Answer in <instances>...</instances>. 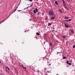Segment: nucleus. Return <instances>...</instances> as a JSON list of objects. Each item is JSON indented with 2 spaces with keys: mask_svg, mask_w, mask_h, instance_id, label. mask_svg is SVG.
I'll list each match as a JSON object with an SVG mask.
<instances>
[{
  "mask_svg": "<svg viewBox=\"0 0 75 75\" xmlns=\"http://www.w3.org/2000/svg\"><path fill=\"white\" fill-rule=\"evenodd\" d=\"M63 59H66L67 58H66V57L64 56V57H63Z\"/></svg>",
  "mask_w": 75,
  "mask_h": 75,
  "instance_id": "nucleus-12",
  "label": "nucleus"
},
{
  "mask_svg": "<svg viewBox=\"0 0 75 75\" xmlns=\"http://www.w3.org/2000/svg\"><path fill=\"white\" fill-rule=\"evenodd\" d=\"M54 3L55 4H56V5H58V2H57V1H55Z\"/></svg>",
  "mask_w": 75,
  "mask_h": 75,
  "instance_id": "nucleus-6",
  "label": "nucleus"
},
{
  "mask_svg": "<svg viewBox=\"0 0 75 75\" xmlns=\"http://www.w3.org/2000/svg\"><path fill=\"white\" fill-rule=\"evenodd\" d=\"M51 25V24L50 23H49L48 24V26H50Z\"/></svg>",
  "mask_w": 75,
  "mask_h": 75,
  "instance_id": "nucleus-19",
  "label": "nucleus"
},
{
  "mask_svg": "<svg viewBox=\"0 0 75 75\" xmlns=\"http://www.w3.org/2000/svg\"><path fill=\"white\" fill-rule=\"evenodd\" d=\"M59 53L60 54H61V52H58L57 53V54H59Z\"/></svg>",
  "mask_w": 75,
  "mask_h": 75,
  "instance_id": "nucleus-24",
  "label": "nucleus"
},
{
  "mask_svg": "<svg viewBox=\"0 0 75 75\" xmlns=\"http://www.w3.org/2000/svg\"><path fill=\"white\" fill-rule=\"evenodd\" d=\"M28 7H27V8H24V10H25V9H26V8H28Z\"/></svg>",
  "mask_w": 75,
  "mask_h": 75,
  "instance_id": "nucleus-22",
  "label": "nucleus"
},
{
  "mask_svg": "<svg viewBox=\"0 0 75 75\" xmlns=\"http://www.w3.org/2000/svg\"><path fill=\"white\" fill-rule=\"evenodd\" d=\"M7 68H8V70H10V69H9V68L8 67H7Z\"/></svg>",
  "mask_w": 75,
  "mask_h": 75,
  "instance_id": "nucleus-27",
  "label": "nucleus"
},
{
  "mask_svg": "<svg viewBox=\"0 0 75 75\" xmlns=\"http://www.w3.org/2000/svg\"><path fill=\"white\" fill-rule=\"evenodd\" d=\"M1 23H2V22H0V24H1Z\"/></svg>",
  "mask_w": 75,
  "mask_h": 75,
  "instance_id": "nucleus-36",
  "label": "nucleus"
},
{
  "mask_svg": "<svg viewBox=\"0 0 75 75\" xmlns=\"http://www.w3.org/2000/svg\"><path fill=\"white\" fill-rule=\"evenodd\" d=\"M63 38H65V36H62Z\"/></svg>",
  "mask_w": 75,
  "mask_h": 75,
  "instance_id": "nucleus-23",
  "label": "nucleus"
},
{
  "mask_svg": "<svg viewBox=\"0 0 75 75\" xmlns=\"http://www.w3.org/2000/svg\"><path fill=\"white\" fill-rule=\"evenodd\" d=\"M36 35H38H38H40V33H36Z\"/></svg>",
  "mask_w": 75,
  "mask_h": 75,
  "instance_id": "nucleus-13",
  "label": "nucleus"
},
{
  "mask_svg": "<svg viewBox=\"0 0 75 75\" xmlns=\"http://www.w3.org/2000/svg\"><path fill=\"white\" fill-rule=\"evenodd\" d=\"M29 1H33V0H29Z\"/></svg>",
  "mask_w": 75,
  "mask_h": 75,
  "instance_id": "nucleus-29",
  "label": "nucleus"
},
{
  "mask_svg": "<svg viewBox=\"0 0 75 75\" xmlns=\"http://www.w3.org/2000/svg\"><path fill=\"white\" fill-rule=\"evenodd\" d=\"M72 20V19H70L69 20H67L66 21H64V22H65V21H71Z\"/></svg>",
  "mask_w": 75,
  "mask_h": 75,
  "instance_id": "nucleus-4",
  "label": "nucleus"
},
{
  "mask_svg": "<svg viewBox=\"0 0 75 75\" xmlns=\"http://www.w3.org/2000/svg\"><path fill=\"white\" fill-rule=\"evenodd\" d=\"M40 13L39 12H38V14H40Z\"/></svg>",
  "mask_w": 75,
  "mask_h": 75,
  "instance_id": "nucleus-33",
  "label": "nucleus"
},
{
  "mask_svg": "<svg viewBox=\"0 0 75 75\" xmlns=\"http://www.w3.org/2000/svg\"><path fill=\"white\" fill-rule=\"evenodd\" d=\"M7 67H5V68L6 69V68H7Z\"/></svg>",
  "mask_w": 75,
  "mask_h": 75,
  "instance_id": "nucleus-37",
  "label": "nucleus"
},
{
  "mask_svg": "<svg viewBox=\"0 0 75 75\" xmlns=\"http://www.w3.org/2000/svg\"><path fill=\"white\" fill-rule=\"evenodd\" d=\"M1 75H2V74H1Z\"/></svg>",
  "mask_w": 75,
  "mask_h": 75,
  "instance_id": "nucleus-43",
  "label": "nucleus"
},
{
  "mask_svg": "<svg viewBox=\"0 0 75 75\" xmlns=\"http://www.w3.org/2000/svg\"><path fill=\"white\" fill-rule=\"evenodd\" d=\"M49 45H50V46H52V43H50L49 44Z\"/></svg>",
  "mask_w": 75,
  "mask_h": 75,
  "instance_id": "nucleus-14",
  "label": "nucleus"
},
{
  "mask_svg": "<svg viewBox=\"0 0 75 75\" xmlns=\"http://www.w3.org/2000/svg\"><path fill=\"white\" fill-rule=\"evenodd\" d=\"M16 9L15 10H14L13 12H14L15 11H16Z\"/></svg>",
  "mask_w": 75,
  "mask_h": 75,
  "instance_id": "nucleus-26",
  "label": "nucleus"
},
{
  "mask_svg": "<svg viewBox=\"0 0 75 75\" xmlns=\"http://www.w3.org/2000/svg\"><path fill=\"white\" fill-rule=\"evenodd\" d=\"M33 13L34 14H35L37 13V11H35V10H33Z\"/></svg>",
  "mask_w": 75,
  "mask_h": 75,
  "instance_id": "nucleus-7",
  "label": "nucleus"
},
{
  "mask_svg": "<svg viewBox=\"0 0 75 75\" xmlns=\"http://www.w3.org/2000/svg\"><path fill=\"white\" fill-rule=\"evenodd\" d=\"M63 4L64 5V8H66V9H67V10H69V9L68 8L66 7L67 6H66V4H65V3H64V4Z\"/></svg>",
  "mask_w": 75,
  "mask_h": 75,
  "instance_id": "nucleus-2",
  "label": "nucleus"
},
{
  "mask_svg": "<svg viewBox=\"0 0 75 75\" xmlns=\"http://www.w3.org/2000/svg\"><path fill=\"white\" fill-rule=\"evenodd\" d=\"M30 20H31V19H30Z\"/></svg>",
  "mask_w": 75,
  "mask_h": 75,
  "instance_id": "nucleus-42",
  "label": "nucleus"
},
{
  "mask_svg": "<svg viewBox=\"0 0 75 75\" xmlns=\"http://www.w3.org/2000/svg\"><path fill=\"white\" fill-rule=\"evenodd\" d=\"M57 75H58V74H57Z\"/></svg>",
  "mask_w": 75,
  "mask_h": 75,
  "instance_id": "nucleus-41",
  "label": "nucleus"
},
{
  "mask_svg": "<svg viewBox=\"0 0 75 75\" xmlns=\"http://www.w3.org/2000/svg\"><path fill=\"white\" fill-rule=\"evenodd\" d=\"M18 11H21V10H18Z\"/></svg>",
  "mask_w": 75,
  "mask_h": 75,
  "instance_id": "nucleus-28",
  "label": "nucleus"
},
{
  "mask_svg": "<svg viewBox=\"0 0 75 75\" xmlns=\"http://www.w3.org/2000/svg\"><path fill=\"white\" fill-rule=\"evenodd\" d=\"M64 25L65 27H66V28H68L69 27V26L68 25H66L65 23H64Z\"/></svg>",
  "mask_w": 75,
  "mask_h": 75,
  "instance_id": "nucleus-3",
  "label": "nucleus"
},
{
  "mask_svg": "<svg viewBox=\"0 0 75 75\" xmlns=\"http://www.w3.org/2000/svg\"><path fill=\"white\" fill-rule=\"evenodd\" d=\"M63 1V4H64L65 3V1H64V0H62Z\"/></svg>",
  "mask_w": 75,
  "mask_h": 75,
  "instance_id": "nucleus-17",
  "label": "nucleus"
},
{
  "mask_svg": "<svg viewBox=\"0 0 75 75\" xmlns=\"http://www.w3.org/2000/svg\"><path fill=\"white\" fill-rule=\"evenodd\" d=\"M55 17H53L52 18H51L50 19H51V20H54L55 19Z\"/></svg>",
  "mask_w": 75,
  "mask_h": 75,
  "instance_id": "nucleus-8",
  "label": "nucleus"
},
{
  "mask_svg": "<svg viewBox=\"0 0 75 75\" xmlns=\"http://www.w3.org/2000/svg\"><path fill=\"white\" fill-rule=\"evenodd\" d=\"M49 15L51 16H52L54 15V12H53L51 11L49 12Z\"/></svg>",
  "mask_w": 75,
  "mask_h": 75,
  "instance_id": "nucleus-1",
  "label": "nucleus"
},
{
  "mask_svg": "<svg viewBox=\"0 0 75 75\" xmlns=\"http://www.w3.org/2000/svg\"><path fill=\"white\" fill-rule=\"evenodd\" d=\"M51 64H49V65H51Z\"/></svg>",
  "mask_w": 75,
  "mask_h": 75,
  "instance_id": "nucleus-38",
  "label": "nucleus"
},
{
  "mask_svg": "<svg viewBox=\"0 0 75 75\" xmlns=\"http://www.w3.org/2000/svg\"><path fill=\"white\" fill-rule=\"evenodd\" d=\"M29 7H32V5H30V6H29Z\"/></svg>",
  "mask_w": 75,
  "mask_h": 75,
  "instance_id": "nucleus-34",
  "label": "nucleus"
},
{
  "mask_svg": "<svg viewBox=\"0 0 75 75\" xmlns=\"http://www.w3.org/2000/svg\"><path fill=\"white\" fill-rule=\"evenodd\" d=\"M1 60H0V64H1Z\"/></svg>",
  "mask_w": 75,
  "mask_h": 75,
  "instance_id": "nucleus-32",
  "label": "nucleus"
},
{
  "mask_svg": "<svg viewBox=\"0 0 75 75\" xmlns=\"http://www.w3.org/2000/svg\"><path fill=\"white\" fill-rule=\"evenodd\" d=\"M7 19V18H6L5 19H4V20L2 21L1 22H2V23H3V22H4V21H5V20H6Z\"/></svg>",
  "mask_w": 75,
  "mask_h": 75,
  "instance_id": "nucleus-10",
  "label": "nucleus"
},
{
  "mask_svg": "<svg viewBox=\"0 0 75 75\" xmlns=\"http://www.w3.org/2000/svg\"><path fill=\"white\" fill-rule=\"evenodd\" d=\"M47 72H48V73H50V71H47Z\"/></svg>",
  "mask_w": 75,
  "mask_h": 75,
  "instance_id": "nucleus-31",
  "label": "nucleus"
},
{
  "mask_svg": "<svg viewBox=\"0 0 75 75\" xmlns=\"http://www.w3.org/2000/svg\"><path fill=\"white\" fill-rule=\"evenodd\" d=\"M52 31L53 32H54V30H53L52 29H51Z\"/></svg>",
  "mask_w": 75,
  "mask_h": 75,
  "instance_id": "nucleus-30",
  "label": "nucleus"
},
{
  "mask_svg": "<svg viewBox=\"0 0 75 75\" xmlns=\"http://www.w3.org/2000/svg\"><path fill=\"white\" fill-rule=\"evenodd\" d=\"M17 8H18V7H17L16 8V10H17Z\"/></svg>",
  "mask_w": 75,
  "mask_h": 75,
  "instance_id": "nucleus-35",
  "label": "nucleus"
},
{
  "mask_svg": "<svg viewBox=\"0 0 75 75\" xmlns=\"http://www.w3.org/2000/svg\"><path fill=\"white\" fill-rule=\"evenodd\" d=\"M69 64V65H71V63H69V64Z\"/></svg>",
  "mask_w": 75,
  "mask_h": 75,
  "instance_id": "nucleus-20",
  "label": "nucleus"
},
{
  "mask_svg": "<svg viewBox=\"0 0 75 75\" xmlns=\"http://www.w3.org/2000/svg\"><path fill=\"white\" fill-rule=\"evenodd\" d=\"M55 15H54V16H53V17H55Z\"/></svg>",
  "mask_w": 75,
  "mask_h": 75,
  "instance_id": "nucleus-40",
  "label": "nucleus"
},
{
  "mask_svg": "<svg viewBox=\"0 0 75 75\" xmlns=\"http://www.w3.org/2000/svg\"><path fill=\"white\" fill-rule=\"evenodd\" d=\"M58 11H59V13H62V11L61 9H59Z\"/></svg>",
  "mask_w": 75,
  "mask_h": 75,
  "instance_id": "nucleus-5",
  "label": "nucleus"
},
{
  "mask_svg": "<svg viewBox=\"0 0 75 75\" xmlns=\"http://www.w3.org/2000/svg\"><path fill=\"white\" fill-rule=\"evenodd\" d=\"M21 66L23 68H24V69H27V68L26 67H24L23 66V65H21Z\"/></svg>",
  "mask_w": 75,
  "mask_h": 75,
  "instance_id": "nucleus-9",
  "label": "nucleus"
},
{
  "mask_svg": "<svg viewBox=\"0 0 75 75\" xmlns=\"http://www.w3.org/2000/svg\"><path fill=\"white\" fill-rule=\"evenodd\" d=\"M71 32H72V33H74V30H71Z\"/></svg>",
  "mask_w": 75,
  "mask_h": 75,
  "instance_id": "nucleus-18",
  "label": "nucleus"
},
{
  "mask_svg": "<svg viewBox=\"0 0 75 75\" xmlns=\"http://www.w3.org/2000/svg\"><path fill=\"white\" fill-rule=\"evenodd\" d=\"M35 10H36V11L37 12H38V9H37V8H35Z\"/></svg>",
  "mask_w": 75,
  "mask_h": 75,
  "instance_id": "nucleus-16",
  "label": "nucleus"
},
{
  "mask_svg": "<svg viewBox=\"0 0 75 75\" xmlns=\"http://www.w3.org/2000/svg\"><path fill=\"white\" fill-rule=\"evenodd\" d=\"M73 48H75V45H73Z\"/></svg>",
  "mask_w": 75,
  "mask_h": 75,
  "instance_id": "nucleus-21",
  "label": "nucleus"
},
{
  "mask_svg": "<svg viewBox=\"0 0 75 75\" xmlns=\"http://www.w3.org/2000/svg\"><path fill=\"white\" fill-rule=\"evenodd\" d=\"M64 18L66 19H68V18H69V17L65 16Z\"/></svg>",
  "mask_w": 75,
  "mask_h": 75,
  "instance_id": "nucleus-11",
  "label": "nucleus"
},
{
  "mask_svg": "<svg viewBox=\"0 0 75 75\" xmlns=\"http://www.w3.org/2000/svg\"><path fill=\"white\" fill-rule=\"evenodd\" d=\"M38 72H40V71H39V70H38Z\"/></svg>",
  "mask_w": 75,
  "mask_h": 75,
  "instance_id": "nucleus-39",
  "label": "nucleus"
},
{
  "mask_svg": "<svg viewBox=\"0 0 75 75\" xmlns=\"http://www.w3.org/2000/svg\"><path fill=\"white\" fill-rule=\"evenodd\" d=\"M5 71H6V72H8V71H7V70L5 69Z\"/></svg>",
  "mask_w": 75,
  "mask_h": 75,
  "instance_id": "nucleus-25",
  "label": "nucleus"
},
{
  "mask_svg": "<svg viewBox=\"0 0 75 75\" xmlns=\"http://www.w3.org/2000/svg\"><path fill=\"white\" fill-rule=\"evenodd\" d=\"M67 64H69V61L68 60H67Z\"/></svg>",
  "mask_w": 75,
  "mask_h": 75,
  "instance_id": "nucleus-15",
  "label": "nucleus"
}]
</instances>
